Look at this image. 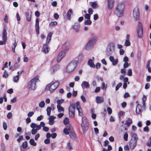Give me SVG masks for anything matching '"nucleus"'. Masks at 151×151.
<instances>
[{
  "mask_svg": "<svg viewBox=\"0 0 151 151\" xmlns=\"http://www.w3.org/2000/svg\"><path fill=\"white\" fill-rule=\"evenodd\" d=\"M76 108L78 111L79 115L81 116L83 115V111L80 105L79 102H77L76 104H70L69 109V116L72 118L74 117L75 109Z\"/></svg>",
  "mask_w": 151,
  "mask_h": 151,
  "instance_id": "obj_1",
  "label": "nucleus"
},
{
  "mask_svg": "<svg viewBox=\"0 0 151 151\" xmlns=\"http://www.w3.org/2000/svg\"><path fill=\"white\" fill-rule=\"evenodd\" d=\"M60 84V82L58 81L53 80L46 86L45 90L47 91L49 90L51 93L53 92L58 87Z\"/></svg>",
  "mask_w": 151,
  "mask_h": 151,
  "instance_id": "obj_2",
  "label": "nucleus"
},
{
  "mask_svg": "<svg viewBox=\"0 0 151 151\" xmlns=\"http://www.w3.org/2000/svg\"><path fill=\"white\" fill-rule=\"evenodd\" d=\"M98 39L97 36H94L91 38L86 45L85 48L87 50H89L93 47Z\"/></svg>",
  "mask_w": 151,
  "mask_h": 151,
  "instance_id": "obj_3",
  "label": "nucleus"
},
{
  "mask_svg": "<svg viewBox=\"0 0 151 151\" xmlns=\"http://www.w3.org/2000/svg\"><path fill=\"white\" fill-rule=\"evenodd\" d=\"M39 81L38 77L35 76L30 81L28 82L27 87L28 88H31L34 90L36 88V83Z\"/></svg>",
  "mask_w": 151,
  "mask_h": 151,
  "instance_id": "obj_4",
  "label": "nucleus"
},
{
  "mask_svg": "<svg viewBox=\"0 0 151 151\" xmlns=\"http://www.w3.org/2000/svg\"><path fill=\"white\" fill-rule=\"evenodd\" d=\"M7 32L6 27H4L2 33V41L0 40V45H5L7 40Z\"/></svg>",
  "mask_w": 151,
  "mask_h": 151,
  "instance_id": "obj_5",
  "label": "nucleus"
},
{
  "mask_svg": "<svg viewBox=\"0 0 151 151\" xmlns=\"http://www.w3.org/2000/svg\"><path fill=\"white\" fill-rule=\"evenodd\" d=\"M77 63V61L75 60L70 63L67 66L66 72L70 73L73 71L76 67Z\"/></svg>",
  "mask_w": 151,
  "mask_h": 151,
  "instance_id": "obj_6",
  "label": "nucleus"
},
{
  "mask_svg": "<svg viewBox=\"0 0 151 151\" xmlns=\"http://www.w3.org/2000/svg\"><path fill=\"white\" fill-rule=\"evenodd\" d=\"M40 126L39 125H37L34 123H31L30 125V127L32 129L31 130V133L32 135L36 134L37 130H39L41 129Z\"/></svg>",
  "mask_w": 151,
  "mask_h": 151,
  "instance_id": "obj_7",
  "label": "nucleus"
},
{
  "mask_svg": "<svg viewBox=\"0 0 151 151\" xmlns=\"http://www.w3.org/2000/svg\"><path fill=\"white\" fill-rule=\"evenodd\" d=\"M68 50V49H66L63 50L59 53L57 58V61L58 62H60L61 61L62 59L65 55L67 53Z\"/></svg>",
  "mask_w": 151,
  "mask_h": 151,
  "instance_id": "obj_8",
  "label": "nucleus"
},
{
  "mask_svg": "<svg viewBox=\"0 0 151 151\" xmlns=\"http://www.w3.org/2000/svg\"><path fill=\"white\" fill-rule=\"evenodd\" d=\"M133 14L135 20V21H137L139 16V8L137 6L134 8L133 11Z\"/></svg>",
  "mask_w": 151,
  "mask_h": 151,
  "instance_id": "obj_9",
  "label": "nucleus"
},
{
  "mask_svg": "<svg viewBox=\"0 0 151 151\" xmlns=\"http://www.w3.org/2000/svg\"><path fill=\"white\" fill-rule=\"evenodd\" d=\"M115 45L114 43L111 42L109 44L107 48V51L110 54H112L114 51Z\"/></svg>",
  "mask_w": 151,
  "mask_h": 151,
  "instance_id": "obj_10",
  "label": "nucleus"
},
{
  "mask_svg": "<svg viewBox=\"0 0 151 151\" xmlns=\"http://www.w3.org/2000/svg\"><path fill=\"white\" fill-rule=\"evenodd\" d=\"M73 130L72 127L70 125L67 126L66 128L64 129L63 132L65 134L68 135Z\"/></svg>",
  "mask_w": 151,
  "mask_h": 151,
  "instance_id": "obj_11",
  "label": "nucleus"
},
{
  "mask_svg": "<svg viewBox=\"0 0 151 151\" xmlns=\"http://www.w3.org/2000/svg\"><path fill=\"white\" fill-rule=\"evenodd\" d=\"M137 145V142L133 141V140H131L129 141V145L130 149L132 150Z\"/></svg>",
  "mask_w": 151,
  "mask_h": 151,
  "instance_id": "obj_12",
  "label": "nucleus"
},
{
  "mask_svg": "<svg viewBox=\"0 0 151 151\" xmlns=\"http://www.w3.org/2000/svg\"><path fill=\"white\" fill-rule=\"evenodd\" d=\"M80 27V24L78 22H76L75 23L72 25L73 28L75 30V31L77 32H79Z\"/></svg>",
  "mask_w": 151,
  "mask_h": 151,
  "instance_id": "obj_13",
  "label": "nucleus"
},
{
  "mask_svg": "<svg viewBox=\"0 0 151 151\" xmlns=\"http://www.w3.org/2000/svg\"><path fill=\"white\" fill-rule=\"evenodd\" d=\"M81 126L84 134H85L88 128V124L81 123Z\"/></svg>",
  "mask_w": 151,
  "mask_h": 151,
  "instance_id": "obj_14",
  "label": "nucleus"
},
{
  "mask_svg": "<svg viewBox=\"0 0 151 151\" xmlns=\"http://www.w3.org/2000/svg\"><path fill=\"white\" fill-rule=\"evenodd\" d=\"M109 59L110 61L112 62V64L113 65H116L118 62V60L117 59H114V57L112 56H111L109 57Z\"/></svg>",
  "mask_w": 151,
  "mask_h": 151,
  "instance_id": "obj_15",
  "label": "nucleus"
},
{
  "mask_svg": "<svg viewBox=\"0 0 151 151\" xmlns=\"http://www.w3.org/2000/svg\"><path fill=\"white\" fill-rule=\"evenodd\" d=\"M114 3L113 0H108V7L109 10L111 9L113 7Z\"/></svg>",
  "mask_w": 151,
  "mask_h": 151,
  "instance_id": "obj_16",
  "label": "nucleus"
},
{
  "mask_svg": "<svg viewBox=\"0 0 151 151\" xmlns=\"http://www.w3.org/2000/svg\"><path fill=\"white\" fill-rule=\"evenodd\" d=\"M81 86L83 89L88 88L90 87V85L87 81H83L81 84Z\"/></svg>",
  "mask_w": 151,
  "mask_h": 151,
  "instance_id": "obj_17",
  "label": "nucleus"
},
{
  "mask_svg": "<svg viewBox=\"0 0 151 151\" xmlns=\"http://www.w3.org/2000/svg\"><path fill=\"white\" fill-rule=\"evenodd\" d=\"M48 44L45 43L43 45L42 48L43 51V52L46 54L48 53V52L49 48L48 47Z\"/></svg>",
  "mask_w": 151,
  "mask_h": 151,
  "instance_id": "obj_18",
  "label": "nucleus"
},
{
  "mask_svg": "<svg viewBox=\"0 0 151 151\" xmlns=\"http://www.w3.org/2000/svg\"><path fill=\"white\" fill-rule=\"evenodd\" d=\"M124 4L122 3H119L117 5L116 10H124Z\"/></svg>",
  "mask_w": 151,
  "mask_h": 151,
  "instance_id": "obj_19",
  "label": "nucleus"
},
{
  "mask_svg": "<svg viewBox=\"0 0 151 151\" xmlns=\"http://www.w3.org/2000/svg\"><path fill=\"white\" fill-rule=\"evenodd\" d=\"M45 123L43 122H41L40 124L39 125H40V126L41 128V127H43V130L46 132H47L49 131V128L45 126Z\"/></svg>",
  "mask_w": 151,
  "mask_h": 151,
  "instance_id": "obj_20",
  "label": "nucleus"
},
{
  "mask_svg": "<svg viewBox=\"0 0 151 151\" xmlns=\"http://www.w3.org/2000/svg\"><path fill=\"white\" fill-rule=\"evenodd\" d=\"M123 10H116L115 14L118 17H121L123 16Z\"/></svg>",
  "mask_w": 151,
  "mask_h": 151,
  "instance_id": "obj_21",
  "label": "nucleus"
},
{
  "mask_svg": "<svg viewBox=\"0 0 151 151\" xmlns=\"http://www.w3.org/2000/svg\"><path fill=\"white\" fill-rule=\"evenodd\" d=\"M25 15L27 20L28 21H30L31 17V12L28 11L27 12L25 13Z\"/></svg>",
  "mask_w": 151,
  "mask_h": 151,
  "instance_id": "obj_22",
  "label": "nucleus"
},
{
  "mask_svg": "<svg viewBox=\"0 0 151 151\" xmlns=\"http://www.w3.org/2000/svg\"><path fill=\"white\" fill-rule=\"evenodd\" d=\"M52 35V33L51 32L48 33L46 43H47V44H49L51 40Z\"/></svg>",
  "mask_w": 151,
  "mask_h": 151,
  "instance_id": "obj_23",
  "label": "nucleus"
},
{
  "mask_svg": "<svg viewBox=\"0 0 151 151\" xmlns=\"http://www.w3.org/2000/svg\"><path fill=\"white\" fill-rule=\"evenodd\" d=\"M96 102L97 104H100L103 102L104 101V99L102 97L97 96L96 98Z\"/></svg>",
  "mask_w": 151,
  "mask_h": 151,
  "instance_id": "obj_24",
  "label": "nucleus"
},
{
  "mask_svg": "<svg viewBox=\"0 0 151 151\" xmlns=\"http://www.w3.org/2000/svg\"><path fill=\"white\" fill-rule=\"evenodd\" d=\"M137 35L138 37L139 38H142L143 36V29H138Z\"/></svg>",
  "mask_w": 151,
  "mask_h": 151,
  "instance_id": "obj_25",
  "label": "nucleus"
},
{
  "mask_svg": "<svg viewBox=\"0 0 151 151\" xmlns=\"http://www.w3.org/2000/svg\"><path fill=\"white\" fill-rule=\"evenodd\" d=\"M132 123V119L130 118H128L125 121V124L127 126L129 127Z\"/></svg>",
  "mask_w": 151,
  "mask_h": 151,
  "instance_id": "obj_26",
  "label": "nucleus"
},
{
  "mask_svg": "<svg viewBox=\"0 0 151 151\" xmlns=\"http://www.w3.org/2000/svg\"><path fill=\"white\" fill-rule=\"evenodd\" d=\"M141 106L139 104H137V105L136 112L137 114H139L141 112Z\"/></svg>",
  "mask_w": 151,
  "mask_h": 151,
  "instance_id": "obj_27",
  "label": "nucleus"
},
{
  "mask_svg": "<svg viewBox=\"0 0 151 151\" xmlns=\"http://www.w3.org/2000/svg\"><path fill=\"white\" fill-rule=\"evenodd\" d=\"M73 13V11L71 9H69V10L68 11L67 13V19L70 20L71 19V16L72 14Z\"/></svg>",
  "mask_w": 151,
  "mask_h": 151,
  "instance_id": "obj_28",
  "label": "nucleus"
},
{
  "mask_svg": "<svg viewBox=\"0 0 151 151\" xmlns=\"http://www.w3.org/2000/svg\"><path fill=\"white\" fill-rule=\"evenodd\" d=\"M88 65L90 66V67L95 68V65L93 63V60L91 59H89L88 61Z\"/></svg>",
  "mask_w": 151,
  "mask_h": 151,
  "instance_id": "obj_29",
  "label": "nucleus"
},
{
  "mask_svg": "<svg viewBox=\"0 0 151 151\" xmlns=\"http://www.w3.org/2000/svg\"><path fill=\"white\" fill-rule=\"evenodd\" d=\"M59 68V65H56L54 66L50 70V72L51 73H53L55 71L58 69Z\"/></svg>",
  "mask_w": 151,
  "mask_h": 151,
  "instance_id": "obj_30",
  "label": "nucleus"
},
{
  "mask_svg": "<svg viewBox=\"0 0 151 151\" xmlns=\"http://www.w3.org/2000/svg\"><path fill=\"white\" fill-rule=\"evenodd\" d=\"M132 136V139L131 140H133V141L137 142L138 139L137 134H131Z\"/></svg>",
  "mask_w": 151,
  "mask_h": 151,
  "instance_id": "obj_31",
  "label": "nucleus"
},
{
  "mask_svg": "<svg viewBox=\"0 0 151 151\" xmlns=\"http://www.w3.org/2000/svg\"><path fill=\"white\" fill-rule=\"evenodd\" d=\"M69 134L70 136L71 139H74L76 138V135L74 133V130L72 132H70Z\"/></svg>",
  "mask_w": 151,
  "mask_h": 151,
  "instance_id": "obj_32",
  "label": "nucleus"
},
{
  "mask_svg": "<svg viewBox=\"0 0 151 151\" xmlns=\"http://www.w3.org/2000/svg\"><path fill=\"white\" fill-rule=\"evenodd\" d=\"M17 45V42H16V40H15L14 43H13L12 46V52L15 53V48Z\"/></svg>",
  "mask_w": 151,
  "mask_h": 151,
  "instance_id": "obj_33",
  "label": "nucleus"
},
{
  "mask_svg": "<svg viewBox=\"0 0 151 151\" xmlns=\"http://www.w3.org/2000/svg\"><path fill=\"white\" fill-rule=\"evenodd\" d=\"M91 6L93 8L95 9L98 7V4L96 2H91Z\"/></svg>",
  "mask_w": 151,
  "mask_h": 151,
  "instance_id": "obj_34",
  "label": "nucleus"
},
{
  "mask_svg": "<svg viewBox=\"0 0 151 151\" xmlns=\"http://www.w3.org/2000/svg\"><path fill=\"white\" fill-rule=\"evenodd\" d=\"M48 119L49 120L48 124L49 125H52L54 124L55 122V121L50 116L48 118Z\"/></svg>",
  "mask_w": 151,
  "mask_h": 151,
  "instance_id": "obj_35",
  "label": "nucleus"
},
{
  "mask_svg": "<svg viewBox=\"0 0 151 151\" xmlns=\"http://www.w3.org/2000/svg\"><path fill=\"white\" fill-rule=\"evenodd\" d=\"M57 108L58 112H63L64 111V108L61 106L60 105H57Z\"/></svg>",
  "mask_w": 151,
  "mask_h": 151,
  "instance_id": "obj_36",
  "label": "nucleus"
},
{
  "mask_svg": "<svg viewBox=\"0 0 151 151\" xmlns=\"http://www.w3.org/2000/svg\"><path fill=\"white\" fill-rule=\"evenodd\" d=\"M29 142L30 145L33 146H36L37 145L36 143L35 142L34 139H30L29 141Z\"/></svg>",
  "mask_w": 151,
  "mask_h": 151,
  "instance_id": "obj_37",
  "label": "nucleus"
},
{
  "mask_svg": "<svg viewBox=\"0 0 151 151\" xmlns=\"http://www.w3.org/2000/svg\"><path fill=\"white\" fill-rule=\"evenodd\" d=\"M35 30L37 34V35L39 34L40 27L39 24H35Z\"/></svg>",
  "mask_w": 151,
  "mask_h": 151,
  "instance_id": "obj_38",
  "label": "nucleus"
},
{
  "mask_svg": "<svg viewBox=\"0 0 151 151\" xmlns=\"http://www.w3.org/2000/svg\"><path fill=\"white\" fill-rule=\"evenodd\" d=\"M67 146L69 150H71L73 149V148L72 147V144H71L70 142H68L67 144Z\"/></svg>",
  "mask_w": 151,
  "mask_h": 151,
  "instance_id": "obj_39",
  "label": "nucleus"
},
{
  "mask_svg": "<svg viewBox=\"0 0 151 151\" xmlns=\"http://www.w3.org/2000/svg\"><path fill=\"white\" fill-rule=\"evenodd\" d=\"M51 108L49 106L47 107L46 111H47V115L50 116L51 114Z\"/></svg>",
  "mask_w": 151,
  "mask_h": 151,
  "instance_id": "obj_40",
  "label": "nucleus"
},
{
  "mask_svg": "<svg viewBox=\"0 0 151 151\" xmlns=\"http://www.w3.org/2000/svg\"><path fill=\"white\" fill-rule=\"evenodd\" d=\"M57 23L56 21L52 22H51L49 24V27H52L53 26H55L57 25Z\"/></svg>",
  "mask_w": 151,
  "mask_h": 151,
  "instance_id": "obj_41",
  "label": "nucleus"
},
{
  "mask_svg": "<svg viewBox=\"0 0 151 151\" xmlns=\"http://www.w3.org/2000/svg\"><path fill=\"white\" fill-rule=\"evenodd\" d=\"M64 101V100L63 99L58 100L57 101V103L58 104L57 105H60V104H63Z\"/></svg>",
  "mask_w": 151,
  "mask_h": 151,
  "instance_id": "obj_42",
  "label": "nucleus"
},
{
  "mask_svg": "<svg viewBox=\"0 0 151 151\" xmlns=\"http://www.w3.org/2000/svg\"><path fill=\"white\" fill-rule=\"evenodd\" d=\"M81 123H83L84 124H88L87 123V119L86 117L84 116L82 117V122Z\"/></svg>",
  "mask_w": 151,
  "mask_h": 151,
  "instance_id": "obj_43",
  "label": "nucleus"
},
{
  "mask_svg": "<svg viewBox=\"0 0 151 151\" xmlns=\"http://www.w3.org/2000/svg\"><path fill=\"white\" fill-rule=\"evenodd\" d=\"M70 122L68 118L66 117L63 120V123L65 124L66 125L68 124Z\"/></svg>",
  "mask_w": 151,
  "mask_h": 151,
  "instance_id": "obj_44",
  "label": "nucleus"
},
{
  "mask_svg": "<svg viewBox=\"0 0 151 151\" xmlns=\"http://www.w3.org/2000/svg\"><path fill=\"white\" fill-rule=\"evenodd\" d=\"M45 104L44 101H42L39 103V106L40 107L42 108L45 106Z\"/></svg>",
  "mask_w": 151,
  "mask_h": 151,
  "instance_id": "obj_45",
  "label": "nucleus"
},
{
  "mask_svg": "<svg viewBox=\"0 0 151 151\" xmlns=\"http://www.w3.org/2000/svg\"><path fill=\"white\" fill-rule=\"evenodd\" d=\"M19 75H18L14 77L13 81L15 82H17L19 79Z\"/></svg>",
  "mask_w": 151,
  "mask_h": 151,
  "instance_id": "obj_46",
  "label": "nucleus"
},
{
  "mask_svg": "<svg viewBox=\"0 0 151 151\" xmlns=\"http://www.w3.org/2000/svg\"><path fill=\"white\" fill-rule=\"evenodd\" d=\"M92 22L90 19H87L84 22V24L85 25H90L91 24Z\"/></svg>",
  "mask_w": 151,
  "mask_h": 151,
  "instance_id": "obj_47",
  "label": "nucleus"
},
{
  "mask_svg": "<svg viewBox=\"0 0 151 151\" xmlns=\"http://www.w3.org/2000/svg\"><path fill=\"white\" fill-rule=\"evenodd\" d=\"M22 146L23 149L26 148L27 146V142L26 141L23 143Z\"/></svg>",
  "mask_w": 151,
  "mask_h": 151,
  "instance_id": "obj_48",
  "label": "nucleus"
},
{
  "mask_svg": "<svg viewBox=\"0 0 151 151\" xmlns=\"http://www.w3.org/2000/svg\"><path fill=\"white\" fill-rule=\"evenodd\" d=\"M122 83H119L116 86L115 90L116 91H117L119 88L122 86Z\"/></svg>",
  "mask_w": 151,
  "mask_h": 151,
  "instance_id": "obj_49",
  "label": "nucleus"
},
{
  "mask_svg": "<svg viewBox=\"0 0 151 151\" xmlns=\"http://www.w3.org/2000/svg\"><path fill=\"white\" fill-rule=\"evenodd\" d=\"M130 42L129 40H126L124 43L125 45L126 46H129L130 45Z\"/></svg>",
  "mask_w": 151,
  "mask_h": 151,
  "instance_id": "obj_50",
  "label": "nucleus"
},
{
  "mask_svg": "<svg viewBox=\"0 0 151 151\" xmlns=\"http://www.w3.org/2000/svg\"><path fill=\"white\" fill-rule=\"evenodd\" d=\"M127 74L128 76H131L132 75V72L131 69H129L128 71Z\"/></svg>",
  "mask_w": 151,
  "mask_h": 151,
  "instance_id": "obj_51",
  "label": "nucleus"
},
{
  "mask_svg": "<svg viewBox=\"0 0 151 151\" xmlns=\"http://www.w3.org/2000/svg\"><path fill=\"white\" fill-rule=\"evenodd\" d=\"M138 29H143L142 24L141 23L139 22L138 23Z\"/></svg>",
  "mask_w": 151,
  "mask_h": 151,
  "instance_id": "obj_52",
  "label": "nucleus"
},
{
  "mask_svg": "<svg viewBox=\"0 0 151 151\" xmlns=\"http://www.w3.org/2000/svg\"><path fill=\"white\" fill-rule=\"evenodd\" d=\"M128 134L127 133H125L124 135V138L125 141H127L128 140Z\"/></svg>",
  "mask_w": 151,
  "mask_h": 151,
  "instance_id": "obj_53",
  "label": "nucleus"
},
{
  "mask_svg": "<svg viewBox=\"0 0 151 151\" xmlns=\"http://www.w3.org/2000/svg\"><path fill=\"white\" fill-rule=\"evenodd\" d=\"M107 111L109 114H111L112 112V110L111 109L110 107H108L107 108Z\"/></svg>",
  "mask_w": 151,
  "mask_h": 151,
  "instance_id": "obj_54",
  "label": "nucleus"
},
{
  "mask_svg": "<svg viewBox=\"0 0 151 151\" xmlns=\"http://www.w3.org/2000/svg\"><path fill=\"white\" fill-rule=\"evenodd\" d=\"M142 52L140 51H139L137 52V56L138 59H140L141 56Z\"/></svg>",
  "mask_w": 151,
  "mask_h": 151,
  "instance_id": "obj_55",
  "label": "nucleus"
},
{
  "mask_svg": "<svg viewBox=\"0 0 151 151\" xmlns=\"http://www.w3.org/2000/svg\"><path fill=\"white\" fill-rule=\"evenodd\" d=\"M124 112L123 111H120L119 114V118L122 117L124 116Z\"/></svg>",
  "mask_w": 151,
  "mask_h": 151,
  "instance_id": "obj_56",
  "label": "nucleus"
},
{
  "mask_svg": "<svg viewBox=\"0 0 151 151\" xmlns=\"http://www.w3.org/2000/svg\"><path fill=\"white\" fill-rule=\"evenodd\" d=\"M85 18L86 19H90V14H86L85 15Z\"/></svg>",
  "mask_w": 151,
  "mask_h": 151,
  "instance_id": "obj_57",
  "label": "nucleus"
},
{
  "mask_svg": "<svg viewBox=\"0 0 151 151\" xmlns=\"http://www.w3.org/2000/svg\"><path fill=\"white\" fill-rule=\"evenodd\" d=\"M3 127L4 130H6L7 129V126L6 123V122H3Z\"/></svg>",
  "mask_w": 151,
  "mask_h": 151,
  "instance_id": "obj_58",
  "label": "nucleus"
},
{
  "mask_svg": "<svg viewBox=\"0 0 151 151\" xmlns=\"http://www.w3.org/2000/svg\"><path fill=\"white\" fill-rule=\"evenodd\" d=\"M8 74L7 72L5 70L4 71V74L3 75V77L4 78H6L7 77Z\"/></svg>",
  "mask_w": 151,
  "mask_h": 151,
  "instance_id": "obj_59",
  "label": "nucleus"
},
{
  "mask_svg": "<svg viewBox=\"0 0 151 151\" xmlns=\"http://www.w3.org/2000/svg\"><path fill=\"white\" fill-rule=\"evenodd\" d=\"M81 98L83 103H84L86 101V98L83 96L81 95Z\"/></svg>",
  "mask_w": 151,
  "mask_h": 151,
  "instance_id": "obj_60",
  "label": "nucleus"
},
{
  "mask_svg": "<svg viewBox=\"0 0 151 151\" xmlns=\"http://www.w3.org/2000/svg\"><path fill=\"white\" fill-rule=\"evenodd\" d=\"M12 115L11 112H9L7 115V117L8 119H10L12 117Z\"/></svg>",
  "mask_w": 151,
  "mask_h": 151,
  "instance_id": "obj_61",
  "label": "nucleus"
},
{
  "mask_svg": "<svg viewBox=\"0 0 151 151\" xmlns=\"http://www.w3.org/2000/svg\"><path fill=\"white\" fill-rule=\"evenodd\" d=\"M129 147L128 145H125L124 147V150L125 151H129Z\"/></svg>",
  "mask_w": 151,
  "mask_h": 151,
  "instance_id": "obj_62",
  "label": "nucleus"
},
{
  "mask_svg": "<svg viewBox=\"0 0 151 151\" xmlns=\"http://www.w3.org/2000/svg\"><path fill=\"white\" fill-rule=\"evenodd\" d=\"M34 114V112L33 111H31L29 112L28 114V116L29 117H30L32 116L33 114Z\"/></svg>",
  "mask_w": 151,
  "mask_h": 151,
  "instance_id": "obj_63",
  "label": "nucleus"
},
{
  "mask_svg": "<svg viewBox=\"0 0 151 151\" xmlns=\"http://www.w3.org/2000/svg\"><path fill=\"white\" fill-rule=\"evenodd\" d=\"M129 66V65L128 62H125L123 65V67L124 68H127Z\"/></svg>",
  "mask_w": 151,
  "mask_h": 151,
  "instance_id": "obj_64",
  "label": "nucleus"
}]
</instances>
